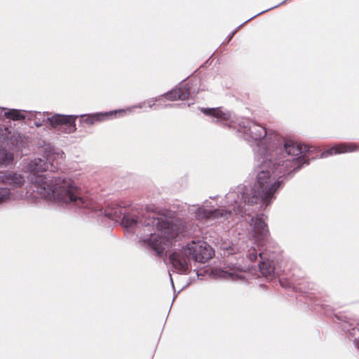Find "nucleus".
<instances>
[{"label": "nucleus", "mask_w": 359, "mask_h": 359, "mask_svg": "<svg viewBox=\"0 0 359 359\" xmlns=\"http://www.w3.org/2000/svg\"><path fill=\"white\" fill-rule=\"evenodd\" d=\"M306 147L286 146L285 150L266 155L256 163V177L253 186L240 184L226 194L224 205L208 208V203L194 210L198 220H219L237 222L243 218L252 227V236L258 245L267 241L269 229L264 215L251 216L250 208L259 202L260 208L269 206L276 198V194L283 187L284 180L290 179L309 160L302 153Z\"/></svg>", "instance_id": "nucleus-1"}, {"label": "nucleus", "mask_w": 359, "mask_h": 359, "mask_svg": "<svg viewBox=\"0 0 359 359\" xmlns=\"http://www.w3.org/2000/svg\"><path fill=\"white\" fill-rule=\"evenodd\" d=\"M50 151L43 158L32 160L27 166L28 170L33 173L31 180L34 191L41 197L53 201L59 205H67L74 210H85L86 214L92 213L94 217L102 214L111 220L117 221L121 218V224L123 228H143L144 234L140 241L158 257H162L165 251L178 237V224L164 215L157 217L137 216L133 213H124L121 217L117 210H103L88 197H84L76 186L74 182L65 177H55L50 174H40L46 170L54 171V166L50 163Z\"/></svg>", "instance_id": "nucleus-2"}, {"label": "nucleus", "mask_w": 359, "mask_h": 359, "mask_svg": "<svg viewBox=\"0 0 359 359\" xmlns=\"http://www.w3.org/2000/svg\"><path fill=\"white\" fill-rule=\"evenodd\" d=\"M237 130L241 137L252 148L255 159L285 150L287 146H299L286 140L278 133L268 130L263 126L250 118H241L237 122Z\"/></svg>", "instance_id": "nucleus-3"}, {"label": "nucleus", "mask_w": 359, "mask_h": 359, "mask_svg": "<svg viewBox=\"0 0 359 359\" xmlns=\"http://www.w3.org/2000/svg\"><path fill=\"white\" fill-rule=\"evenodd\" d=\"M222 249L226 250L228 254H234L236 252L242 254V257L253 262L259 257V268L262 275L266 280H272L277 273L274 266L273 257L268 253L266 250H263L261 248L257 250L255 247H250L247 250L243 248L242 250L238 249L234 245L223 244Z\"/></svg>", "instance_id": "nucleus-4"}, {"label": "nucleus", "mask_w": 359, "mask_h": 359, "mask_svg": "<svg viewBox=\"0 0 359 359\" xmlns=\"http://www.w3.org/2000/svg\"><path fill=\"white\" fill-rule=\"evenodd\" d=\"M78 115H63L55 114L49 116L48 112H35L33 123L37 128L48 122L58 133L71 134L76 130V119Z\"/></svg>", "instance_id": "nucleus-5"}, {"label": "nucleus", "mask_w": 359, "mask_h": 359, "mask_svg": "<svg viewBox=\"0 0 359 359\" xmlns=\"http://www.w3.org/2000/svg\"><path fill=\"white\" fill-rule=\"evenodd\" d=\"M169 260L174 271L180 274H186L192 262L191 255L187 246L175 249L169 255Z\"/></svg>", "instance_id": "nucleus-6"}, {"label": "nucleus", "mask_w": 359, "mask_h": 359, "mask_svg": "<svg viewBox=\"0 0 359 359\" xmlns=\"http://www.w3.org/2000/svg\"><path fill=\"white\" fill-rule=\"evenodd\" d=\"M186 246L190 251L192 261L194 262L205 263L208 260L211 259L214 255V250L211 246L205 242L192 241Z\"/></svg>", "instance_id": "nucleus-7"}, {"label": "nucleus", "mask_w": 359, "mask_h": 359, "mask_svg": "<svg viewBox=\"0 0 359 359\" xmlns=\"http://www.w3.org/2000/svg\"><path fill=\"white\" fill-rule=\"evenodd\" d=\"M191 94L190 88L188 83L183 84L179 88H175L161 95L165 96L168 100L175 101L177 100H185ZM160 97L152 98L147 102L149 108H153L156 102L160 100Z\"/></svg>", "instance_id": "nucleus-8"}, {"label": "nucleus", "mask_w": 359, "mask_h": 359, "mask_svg": "<svg viewBox=\"0 0 359 359\" xmlns=\"http://www.w3.org/2000/svg\"><path fill=\"white\" fill-rule=\"evenodd\" d=\"M0 140L18 150L24 147V137L4 125H0Z\"/></svg>", "instance_id": "nucleus-9"}, {"label": "nucleus", "mask_w": 359, "mask_h": 359, "mask_svg": "<svg viewBox=\"0 0 359 359\" xmlns=\"http://www.w3.org/2000/svg\"><path fill=\"white\" fill-rule=\"evenodd\" d=\"M118 114V116H123L126 115V111L124 109H117L114 111H110L107 112H99L95 114H83L80 115L76 117V118L80 116L81 118V121L87 125L91 126L94 125L96 123L102 121L104 120L109 118L112 115Z\"/></svg>", "instance_id": "nucleus-10"}, {"label": "nucleus", "mask_w": 359, "mask_h": 359, "mask_svg": "<svg viewBox=\"0 0 359 359\" xmlns=\"http://www.w3.org/2000/svg\"><path fill=\"white\" fill-rule=\"evenodd\" d=\"M200 111L205 115L212 117L215 122H222L232 118L229 111H223L221 108H200Z\"/></svg>", "instance_id": "nucleus-11"}, {"label": "nucleus", "mask_w": 359, "mask_h": 359, "mask_svg": "<svg viewBox=\"0 0 359 359\" xmlns=\"http://www.w3.org/2000/svg\"><path fill=\"white\" fill-rule=\"evenodd\" d=\"M358 149V146L354 143H342L338 145H334L332 147L324 151L321 153V158H327L333 154H339L346 152H352Z\"/></svg>", "instance_id": "nucleus-12"}, {"label": "nucleus", "mask_w": 359, "mask_h": 359, "mask_svg": "<svg viewBox=\"0 0 359 359\" xmlns=\"http://www.w3.org/2000/svg\"><path fill=\"white\" fill-rule=\"evenodd\" d=\"M1 180L5 184H8L13 187H21L25 182V177L22 175L11 172L1 176Z\"/></svg>", "instance_id": "nucleus-13"}, {"label": "nucleus", "mask_w": 359, "mask_h": 359, "mask_svg": "<svg viewBox=\"0 0 359 359\" xmlns=\"http://www.w3.org/2000/svg\"><path fill=\"white\" fill-rule=\"evenodd\" d=\"M216 275L224 279H231L232 280H241L243 276L238 273V267L229 269H219L216 271Z\"/></svg>", "instance_id": "nucleus-14"}, {"label": "nucleus", "mask_w": 359, "mask_h": 359, "mask_svg": "<svg viewBox=\"0 0 359 359\" xmlns=\"http://www.w3.org/2000/svg\"><path fill=\"white\" fill-rule=\"evenodd\" d=\"M2 109L1 113H4L5 118L13 121H20L25 118V116L22 114V111L16 109H6L0 107ZM2 114H0V116Z\"/></svg>", "instance_id": "nucleus-15"}, {"label": "nucleus", "mask_w": 359, "mask_h": 359, "mask_svg": "<svg viewBox=\"0 0 359 359\" xmlns=\"http://www.w3.org/2000/svg\"><path fill=\"white\" fill-rule=\"evenodd\" d=\"M11 198V190L6 187L0 188V204L7 201Z\"/></svg>", "instance_id": "nucleus-16"}, {"label": "nucleus", "mask_w": 359, "mask_h": 359, "mask_svg": "<svg viewBox=\"0 0 359 359\" xmlns=\"http://www.w3.org/2000/svg\"><path fill=\"white\" fill-rule=\"evenodd\" d=\"M255 17L252 16L250 18H249L248 20H245L243 24L240 25L239 26L237 27V28L233 31L232 32L229 36H228V41H229L232 37L234 36V34L237 32V31L243 26V24L249 22L250 20H251L252 19H253Z\"/></svg>", "instance_id": "nucleus-17"}, {"label": "nucleus", "mask_w": 359, "mask_h": 359, "mask_svg": "<svg viewBox=\"0 0 359 359\" xmlns=\"http://www.w3.org/2000/svg\"><path fill=\"white\" fill-rule=\"evenodd\" d=\"M145 103H146V102H141V103H140V104H137V105H134V106H133V107H129V108H128L127 109H124V110H125V111H126V112L127 111H132L133 109H135V108H142V107H143V106L145 104Z\"/></svg>", "instance_id": "nucleus-18"}, {"label": "nucleus", "mask_w": 359, "mask_h": 359, "mask_svg": "<svg viewBox=\"0 0 359 359\" xmlns=\"http://www.w3.org/2000/svg\"><path fill=\"white\" fill-rule=\"evenodd\" d=\"M286 1H287V0H284V1H282L280 4H279L276 5V6H273V7H271V8H268V9L265 10V11H262V12H260V13H257V14L255 15H254V17H257V16L259 15L260 14H262V13H264L266 12L267 11H270V10H271V9L274 8H276V7L279 6L280 5L283 4Z\"/></svg>", "instance_id": "nucleus-19"}, {"label": "nucleus", "mask_w": 359, "mask_h": 359, "mask_svg": "<svg viewBox=\"0 0 359 359\" xmlns=\"http://www.w3.org/2000/svg\"><path fill=\"white\" fill-rule=\"evenodd\" d=\"M357 332L359 333V329L358 328H353L350 332V334L352 335V337H354L356 335Z\"/></svg>", "instance_id": "nucleus-20"}, {"label": "nucleus", "mask_w": 359, "mask_h": 359, "mask_svg": "<svg viewBox=\"0 0 359 359\" xmlns=\"http://www.w3.org/2000/svg\"><path fill=\"white\" fill-rule=\"evenodd\" d=\"M353 341H354L355 346L359 349V337L354 338Z\"/></svg>", "instance_id": "nucleus-21"}, {"label": "nucleus", "mask_w": 359, "mask_h": 359, "mask_svg": "<svg viewBox=\"0 0 359 359\" xmlns=\"http://www.w3.org/2000/svg\"><path fill=\"white\" fill-rule=\"evenodd\" d=\"M5 156H6V160H11L12 159L11 155L10 154L6 153Z\"/></svg>", "instance_id": "nucleus-22"}, {"label": "nucleus", "mask_w": 359, "mask_h": 359, "mask_svg": "<svg viewBox=\"0 0 359 359\" xmlns=\"http://www.w3.org/2000/svg\"><path fill=\"white\" fill-rule=\"evenodd\" d=\"M170 282H171L172 286L174 287L173 280H172V276L170 274Z\"/></svg>", "instance_id": "nucleus-23"}, {"label": "nucleus", "mask_w": 359, "mask_h": 359, "mask_svg": "<svg viewBox=\"0 0 359 359\" xmlns=\"http://www.w3.org/2000/svg\"><path fill=\"white\" fill-rule=\"evenodd\" d=\"M279 283L283 285L282 281L279 280Z\"/></svg>", "instance_id": "nucleus-24"}, {"label": "nucleus", "mask_w": 359, "mask_h": 359, "mask_svg": "<svg viewBox=\"0 0 359 359\" xmlns=\"http://www.w3.org/2000/svg\"><path fill=\"white\" fill-rule=\"evenodd\" d=\"M1 111H2V109H0V114H1Z\"/></svg>", "instance_id": "nucleus-25"}]
</instances>
